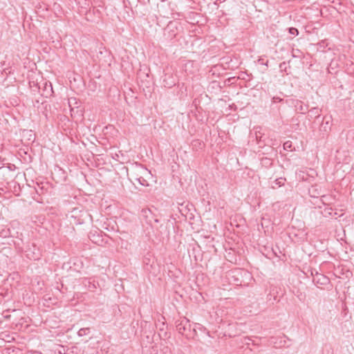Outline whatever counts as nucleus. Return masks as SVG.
Listing matches in <instances>:
<instances>
[{
    "label": "nucleus",
    "instance_id": "obj_23",
    "mask_svg": "<svg viewBox=\"0 0 354 354\" xmlns=\"http://www.w3.org/2000/svg\"><path fill=\"white\" fill-rule=\"evenodd\" d=\"M328 197L326 196H322V201H323V203L325 204V199H327Z\"/></svg>",
    "mask_w": 354,
    "mask_h": 354
},
{
    "label": "nucleus",
    "instance_id": "obj_3",
    "mask_svg": "<svg viewBox=\"0 0 354 354\" xmlns=\"http://www.w3.org/2000/svg\"><path fill=\"white\" fill-rule=\"evenodd\" d=\"M178 33V27L176 22L170 21L165 28V35L167 39H173Z\"/></svg>",
    "mask_w": 354,
    "mask_h": 354
},
{
    "label": "nucleus",
    "instance_id": "obj_4",
    "mask_svg": "<svg viewBox=\"0 0 354 354\" xmlns=\"http://www.w3.org/2000/svg\"><path fill=\"white\" fill-rule=\"evenodd\" d=\"M313 281L316 285L324 286L329 283V279L326 276L319 273L317 271H315L314 278H313Z\"/></svg>",
    "mask_w": 354,
    "mask_h": 354
},
{
    "label": "nucleus",
    "instance_id": "obj_9",
    "mask_svg": "<svg viewBox=\"0 0 354 354\" xmlns=\"http://www.w3.org/2000/svg\"><path fill=\"white\" fill-rule=\"evenodd\" d=\"M320 111H321L320 109L317 107L312 108L308 111V120H310L313 118H319L320 115Z\"/></svg>",
    "mask_w": 354,
    "mask_h": 354
},
{
    "label": "nucleus",
    "instance_id": "obj_22",
    "mask_svg": "<svg viewBox=\"0 0 354 354\" xmlns=\"http://www.w3.org/2000/svg\"><path fill=\"white\" fill-rule=\"evenodd\" d=\"M315 271H317L315 269H312L311 270V275L313 276V278H314V276H315Z\"/></svg>",
    "mask_w": 354,
    "mask_h": 354
},
{
    "label": "nucleus",
    "instance_id": "obj_12",
    "mask_svg": "<svg viewBox=\"0 0 354 354\" xmlns=\"http://www.w3.org/2000/svg\"><path fill=\"white\" fill-rule=\"evenodd\" d=\"M261 164L266 167H270L272 165V161L270 158H264L261 160Z\"/></svg>",
    "mask_w": 354,
    "mask_h": 354
},
{
    "label": "nucleus",
    "instance_id": "obj_2",
    "mask_svg": "<svg viewBox=\"0 0 354 354\" xmlns=\"http://www.w3.org/2000/svg\"><path fill=\"white\" fill-rule=\"evenodd\" d=\"M331 118L325 116L323 118L322 124L319 126V131L320 136L324 138L331 129Z\"/></svg>",
    "mask_w": 354,
    "mask_h": 354
},
{
    "label": "nucleus",
    "instance_id": "obj_21",
    "mask_svg": "<svg viewBox=\"0 0 354 354\" xmlns=\"http://www.w3.org/2000/svg\"><path fill=\"white\" fill-rule=\"evenodd\" d=\"M279 68H280L281 70H283V69L285 70L286 68V62H283L279 64Z\"/></svg>",
    "mask_w": 354,
    "mask_h": 354
},
{
    "label": "nucleus",
    "instance_id": "obj_26",
    "mask_svg": "<svg viewBox=\"0 0 354 354\" xmlns=\"http://www.w3.org/2000/svg\"><path fill=\"white\" fill-rule=\"evenodd\" d=\"M83 222H84L83 220H82V221H80V219L78 220V223L79 224H82Z\"/></svg>",
    "mask_w": 354,
    "mask_h": 354
},
{
    "label": "nucleus",
    "instance_id": "obj_18",
    "mask_svg": "<svg viewBox=\"0 0 354 354\" xmlns=\"http://www.w3.org/2000/svg\"><path fill=\"white\" fill-rule=\"evenodd\" d=\"M258 63L260 64H262V65H264L266 66H268V61L267 60L266 62H264L263 59L260 57L258 60H257Z\"/></svg>",
    "mask_w": 354,
    "mask_h": 354
},
{
    "label": "nucleus",
    "instance_id": "obj_1",
    "mask_svg": "<svg viewBox=\"0 0 354 354\" xmlns=\"http://www.w3.org/2000/svg\"><path fill=\"white\" fill-rule=\"evenodd\" d=\"M176 328L180 334L186 336L187 338L192 337L196 333V330L194 328L192 329L189 320L186 317H183L176 320Z\"/></svg>",
    "mask_w": 354,
    "mask_h": 354
},
{
    "label": "nucleus",
    "instance_id": "obj_13",
    "mask_svg": "<svg viewBox=\"0 0 354 354\" xmlns=\"http://www.w3.org/2000/svg\"><path fill=\"white\" fill-rule=\"evenodd\" d=\"M261 127H260L256 128L255 136H256V138L257 140H261L263 133H261Z\"/></svg>",
    "mask_w": 354,
    "mask_h": 354
},
{
    "label": "nucleus",
    "instance_id": "obj_15",
    "mask_svg": "<svg viewBox=\"0 0 354 354\" xmlns=\"http://www.w3.org/2000/svg\"><path fill=\"white\" fill-rule=\"evenodd\" d=\"M288 32L290 35H294V36L298 35V34H299L298 30L296 28H293V27L289 28Z\"/></svg>",
    "mask_w": 354,
    "mask_h": 354
},
{
    "label": "nucleus",
    "instance_id": "obj_25",
    "mask_svg": "<svg viewBox=\"0 0 354 354\" xmlns=\"http://www.w3.org/2000/svg\"><path fill=\"white\" fill-rule=\"evenodd\" d=\"M159 222V220L158 218L154 219V223H158Z\"/></svg>",
    "mask_w": 354,
    "mask_h": 354
},
{
    "label": "nucleus",
    "instance_id": "obj_24",
    "mask_svg": "<svg viewBox=\"0 0 354 354\" xmlns=\"http://www.w3.org/2000/svg\"><path fill=\"white\" fill-rule=\"evenodd\" d=\"M75 212H76V209H74V210L72 211V213L74 214V213H75ZM71 217H75V216L74 214H72Z\"/></svg>",
    "mask_w": 354,
    "mask_h": 354
},
{
    "label": "nucleus",
    "instance_id": "obj_6",
    "mask_svg": "<svg viewBox=\"0 0 354 354\" xmlns=\"http://www.w3.org/2000/svg\"><path fill=\"white\" fill-rule=\"evenodd\" d=\"M322 214L326 218H333L337 215V212L336 211H334L332 207L324 208V209L322 212Z\"/></svg>",
    "mask_w": 354,
    "mask_h": 354
},
{
    "label": "nucleus",
    "instance_id": "obj_29",
    "mask_svg": "<svg viewBox=\"0 0 354 354\" xmlns=\"http://www.w3.org/2000/svg\"><path fill=\"white\" fill-rule=\"evenodd\" d=\"M151 225L153 227H155V226L153 225V223H151Z\"/></svg>",
    "mask_w": 354,
    "mask_h": 354
},
{
    "label": "nucleus",
    "instance_id": "obj_5",
    "mask_svg": "<svg viewBox=\"0 0 354 354\" xmlns=\"http://www.w3.org/2000/svg\"><path fill=\"white\" fill-rule=\"evenodd\" d=\"M83 284L88 288L89 291L91 292H94L98 286V283L96 282L95 279L91 278L84 279L83 281Z\"/></svg>",
    "mask_w": 354,
    "mask_h": 354
},
{
    "label": "nucleus",
    "instance_id": "obj_7",
    "mask_svg": "<svg viewBox=\"0 0 354 354\" xmlns=\"http://www.w3.org/2000/svg\"><path fill=\"white\" fill-rule=\"evenodd\" d=\"M295 107L296 111H299L301 113H305L308 109V105L304 104L301 101H297L295 104Z\"/></svg>",
    "mask_w": 354,
    "mask_h": 354
},
{
    "label": "nucleus",
    "instance_id": "obj_8",
    "mask_svg": "<svg viewBox=\"0 0 354 354\" xmlns=\"http://www.w3.org/2000/svg\"><path fill=\"white\" fill-rule=\"evenodd\" d=\"M44 84V93H41L42 95H46V97L48 95H50L52 94L53 91V87L50 82H45L43 83Z\"/></svg>",
    "mask_w": 354,
    "mask_h": 354
},
{
    "label": "nucleus",
    "instance_id": "obj_28",
    "mask_svg": "<svg viewBox=\"0 0 354 354\" xmlns=\"http://www.w3.org/2000/svg\"><path fill=\"white\" fill-rule=\"evenodd\" d=\"M100 56H102V51H100Z\"/></svg>",
    "mask_w": 354,
    "mask_h": 354
},
{
    "label": "nucleus",
    "instance_id": "obj_30",
    "mask_svg": "<svg viewBox=\"0 0 354 354\" xmlns=\"http://www.w3.org/2000/svg\"><path fill=\"white\" fill-rule=\"evenodd\" d=\"M97 58H100V55H96Z\"/></svg>",
    "mask_w": 354,
    "mask_h": 354
},
{
    "label": "nucleus",
    "instance_id": "obj_16",
    "mask_svg": "<svg viewBox=\"0 0 354 354\" xmlns=\"http://www.w3.org/2000/svg\"><path fill=\"white\" fill-rule=\"evenodd\" d=\"M285 179L280 178L275 180L274 183L279 187H281L284 184Z\"/></svg>",
    "mask_w": 354,
    "mask_h": 354
},
{
    "label": "nucleus",
    "instance_id": "obj_17",
    "mask_svg": "<svg viewBox=\"0 0 354 354\" xmlns=\"http://www.w3.org/2000/svg\"><path fill=\"white\" fill-rule=\"evenodd\" d=\"M139 183L143 186L148 185L147 181L142 177H140L137 179Z\"/></svg>",
    "mask_w": 354,
    "mask_h": 354
},
{
    "label": "nucleus",
    "instance_id": "obj_27",
    "mask_svg": "<svg viewBox=\"0 0 354 354\" xmlns=\"http://www.w3.org/2000/svg\"><path fill=\"white\" fill-rule=\"evenodd\" d=\"M100 56H102V51H100Z\"/></svg>",
    "mask_w": 354,
    "mask_h": 354
},
{
    "label": "nucleus",
    "instance_id": "obj_10",
    "mask_svg": "<svg viewBox=\"0 0 354 354\" xmlns=\"http://www.w3.org/2000/svg\"><path fill=\"white\" fill-rule=\"evenodd\" d=\"M33 248H34V250L33 251H30V249H29L28 250L26 251V252L27 253L26 256L29 259H32L36 260V259H38L39 258V252L36 253L35 252V250H36L35 245H33Z\"/></svg>",
    "mask_w": 354,
    "mask_h": 354
},
{
    "label": "nucleus",
    "instance_id": "obj_20",
    "mask_svg": "<svg viewBox=\"0 0 354 354\" xmlns=\"http://www.w3.org/2000/svg\"><path fill=\"white\" fill-rule=\"evenodd\" d=\"M78 348L77 347L73 346L71 348L69 354H77Z\"/></svg>",
    "mask_w": 354,
    "mask_h": 354
},
{
    "label": "nucleus",
    "instance_id": "obj_11",
    "mask_svg": "<svg viewBox=\"0 0 354 354\" xmlns=\"http://www.w3.org/2000/svg\"><path fill=\"white\" fill-rule=\"evenodd\" d=\"M89 333H90L89 328H82L78 330L77 335L80 337H82V336L88 335Z\"/></svg>",
    "mask_w": 354,
    "mask_h": 354
},
{
    "label": "nucleus",
    "instance_id": "obj_14",
    "mask_svg": "<svg viewBox=\"0 0 354 354\" xmlns=\"http://www.w3.org/2000/svg\"><path fill=\"white\" fill-rule=\"evenodd\" d=\"M292 142L290 140H288L283 143V149L286 151H290L292 149Z\"/></svg>",
    "mask_w": 354,
    "mask_h": 354
},
{
    "label": "nucleus",
    "instance_id": "obj_19",
    "mask_svg": "<svg viewBox=\"0 0 354 354\" xmlns=\"http://www.w3.org/2000/svg\"><path fill=\"white\" fill-rule=\"evenodd\" d=\"M163 82H165V86L171 87L172 86L175 85V82L174 81H172L170 83H167L166 80H164Z\"/></svg>",
    "mask_w": 354,
    "mask_h": 354
}]
</instances>
